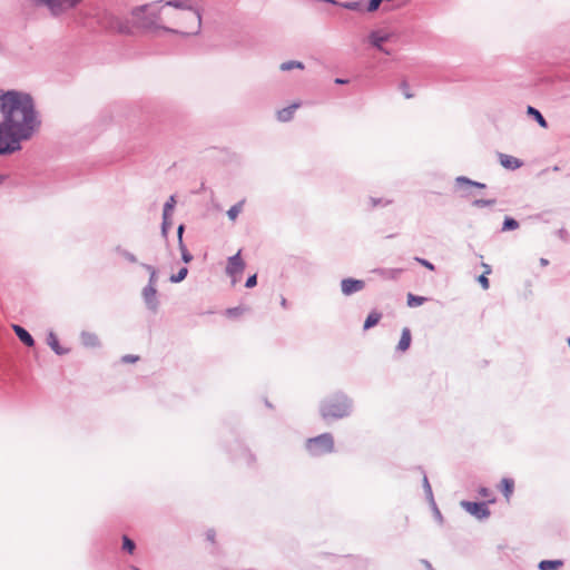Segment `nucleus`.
<instances>
[{"label": "nucleus", "mask_w": 570, "mask_h": 570, "mask_svg": "<svg viewBox=\"0 0 570 570\" xmlns=\"http://www.w3.org/2000/svg\"><path fill=\"white\" fill-rule=\"evenodd\" d=\"M0 111L4 142L16 153L21 149V141L31 138L41 124L33 98L28 92L8 90L0 95Z\"/></svg>", "instance_id": "obj_1"}, {"label": "nucleus", "mask_w": 570, "mask_h": 570, "mask_svg": "<svg viewBox=\"0 0 570 570\" xmlns=\"http://www.w3.org/2000/svg\"><path fill=\"white\" fill-rule=\"evenodd\" d=\"M354 410V401L343 391L324 397L318 405V412L324 421H337L352 415Z\"/></svg>", "instance_id": "obj_2"}, {"label": "nucleus", "mask_w": 570, "mask_h": 570, "mask_svg": "<svg viewBox=\"0 0 570 570\" xmlns=\"http://www.w3.org/2000/svg\"><path fill=\"white\" fill-rule=\"evenodd\" d=\"M158 2L146 3L139 7H136L131 10V16L136 19L138 28L146 31H155L163 30L168 33L181 35V36H190V33L179 31L174 28H169L159 23L160 20V11L161 9L154 10L153 8Z\"/></svg>", "instance_id": "obj_3"}, {"label": "nucleus", "mask_w": 570, "mask_h": 570, "mask_svg": "<svg viewBox=\"0 0 570 570\" xmlns=\"http://www.w3.org/2000/svg\"><path fill=\"white\" fill-rule=\"evenodd\" d=\"M305 449L312 456L330 454L334 452V438L328 432L309 438L305 442Z\"/></svg>", "instance_id": "obj_4"}, {"label": "nucleus", "mask_w": 570, "mask_h": 570, "mask_svg": "<svg viewBox=\"0 0 570 570\" xmlns=\"http://www.w3.org/2000/svg\"><path fill=\"white\" fill-rule=\"evenodd\" d=\"M83 0H36L37 6L48 9L51 16L59 17L75 9Z\"/></svg>", "instance_id": "obj_5"}, {"label": "nucleus", "mask_w": 570, "mask_h": 570, "mask_svg": "<svg viewBox=\"0 0 570 570\" xmlns=\"http://www.w3.org/2000/svg\"><path fill=\"white\" fill-rule=\"evenodd\" d=\"M157 2L164 3L165 6L173 7L175 9H179V10H188L190 12L189 18L196 22L195 31L189 32V33L198 35L200 32L202 14L198 9L190 6L187 1H185V0H158Z\"/></svg>", "instance_id": "obj_6"}, {"label": "nucleus", "mask_w": 570, "mask_h": 570, "mask_svg": "<svg viewBox=\"0 0 570 570\" xmlns=\"http://www.w3.org/2000/svg\"><path fill=\"white\" fill-rule=\"evenodd\" d=\"M461 507L478 520H484L491 513L485 502L462 501Z\"/></svg>", "instance_id": "obj_7"}, {"label": "nucleus", "mask_w": 570, "mask_h": 570, "mask_svg": "<svg viewBox=\"0 0 570 570\" xmlns=\"http://www.w3.org/2000/svg\"><path fill=\"white\" fill-rule=\"evenodd\" d=\"M141 297L149 312H158L159 301L157 297V287L145 286L141 291Z\"/></svg>", "instance_id": "obj_8"}, {"label": "nucleus", "mask_w": 570, "mask_h": 570, "mask_svg": "<svg viewBox=\"0 0 570 570\" xmlns=\"http://www.w3.org/2000/svg\"><path fill=\"white\" fill-rule=\"evenodd\" d=\"M364 287L365 282L363 279L347 277L341 281V291L345 296H351L357 292H361L364 289Z\"/></svg>", "instance_id": "obj_9"}, {"label": "nucleus", "mask_w": 570, "mask_h": 570, "mask_svg": "<svg viewBox=\"0 0 570 570\" xmlns=\"http://www.w3.org/2000/svg\"><path fill=\"white\" fill-rule=\"evenodd\" d=\"M245 269V263L240 257V250L230 256L227 261L226 274L234 277L242 274Z\"/></svg>", "instance_id": "obj_10"}, {"label": "nucleus", "mask_w": 570, "mask_h": 570, "mask_svg": "<svg viewBox=\"0 0 570 570\" xmlns=\"http://www.w3.org/2000/svg\"><path fill=\"white\" fill-rule=\"evenodd\" d=\"M235 453L233 454V458L235 460L243 461L246 465H252L256 461L255 455L250 452V450L240 442H236L235 444Z\"/></svg>", "instance_id": "obj_11"}, {"label": "nucleus", "mask_w": 570, "mask_h": 570, "mask_svg": "<svg viewBox=\"0 0 570 570\" xmlns=\"http://www.w3.org/2000/svg\"><path fill=\"white\" fill-rule=\"evenodd\" d=\"M391 38L390 33H381L377 30H373L368 35L370 43L376 48L377 50L384 52L385 55H391V52L383 47V43L389 41Z\"/></svg>", "instance_id": "obj_12"}, {"label": "nucleus", "mask_w": 570, "mask_h": 570, "mask_svg": "<svg viewBox=\"0 0 570 570\" xmlns=\"http://www.w3.org/2000/svg\"><path fill=\"white\" fill-rule=\"evenodd\" d=\"M499 160L500 165L509 170L519 169L523 165L519 158L501 153L499 154Z\"/></svg>", "instance_id": "obj_13"}, {"label": "nucleus", "mask_w": 570, "mask_h": 570, "mask_svg": "<svg viewBox=\"0 0 570 570\" xmlns=\"http://www.w3.org/2000/svg\"><path fill=\"white\" fill-rule=\"evenodd\" d=\"M12 330L17 337L28 347H32L35 345V340L32 335L21 325L13 324Z\"/></svg>", "instance_id": "obj_14"}, {"label": "nucleus", "mask_w": 570, "mask_h": 570, "mask_svg": "<svg viewBox=\"0 0 570 570\" xmlns=\"http://www.w3.org/2000/svg\"><path fill=\"white\" fill-rule=\"evenodd\" d=\"M47 344L57 355H66L69 353V348H65L59 344L58 337L52 331L47 335Z\"/></svg>", "instance_id": "obj_15"}, {"label": "nucleus", "mask_w": 570, "mask_h": 570, "mask_svg": "<svg viewBox=\"0 0 570 570\" xmlns=\"http://www.w3.org/2000/svg\"><path fill=\"white\" fill-rule=\"evenodd\" d=\"M373 273L380 276L383 279H397L400 275L403 273L402 268H375Z\"/></svg>", "instance_id": "obj_16"}, {"label": "nucleus", "mask_w": 570, "mask_h": 570, "mask_svg": "<svg viewBox=\"0 0 570 570\" xmlns=\"http://www.w3.org/2000/svg\"><path fill=\"white\" fill-rule=\"evenodd\" d=\"M80 341L86 347L95 348L100 346L99 337L92 332L82 331L80 333Z\"/></svg>", "instance_id": "obj_17"}, {"label": "nucleus", "mask_w": 570, "mask_h": 570, "mask_svg": "<svg viewBox=\"0 0 570 570\" xmlns=\"http://www.w3.org/2000/svg\"><path fill=\"white\" fill-rule=\"evenodd\" d=\"M393 203V199L385 197L368 196L366 199V209L373 210L377 207H386Z\"/></svg>", "instance_id": "obj_18"}, {"label": "nucleus", "mask_w": 570, "mask_h": 570, "mask_svg": "<svg viewBox=\"0 0 570 570\" xmlns=\"http://www.w3.org/2000/svg\"><path fill=\"white\" fill-rule=\"evenodd\" d=\"M299 107V104L294 102L277 111V120L281 122H287L293 119L295 110Z\"/></svg>", "instance_id": "obj_19"}, {"label": "nucleus", "mask_w": 570, "mask_h": 570, "mask_svg": "<svg viewBox=\"0 0 570 570\" xmlns=\"http://www.w3.org/2000/svg\"><path fill=\"white\" fill-rule=\"evenodd\" d=\"M411 340H412V336H411L410 328L409 327H404L402 330L401 338L399 341L396 350L400 351V352H405L406 350H409V347L411 345Z\"/></svg>", "instance_id": "obj_20"}, {"label": "nucleus", "mask_w": 570, "mask_h": 570, "mask_svg": "<svg viewBox=\"0 0 570 570\" xmlns=\"http://www.w3.org/2000/svg\"><path fill=\"white\" fill-rule=\"evenodd\" d=\"M514 489V481L511 478H503L501 480L500 484V491L502 492L503 497L507 499V501L510 500Z\"/></svg>", "instance_id": "obj_21"}, {"label": "nucleus", "mask_w": 570, "mask_h": 570, "mask_svg": "<svg viewBox=\"0 0 570 570\" xmlns=\"http://www.w3.org/2000/svg\"><path fill=\"white\" fill-rule=\"evenodd\" d=\"M455 186L458 188L466 187H475V188H485V184L472 180L465 176H459L455 178Z\"/></svg>", "instance_id": "obj_22"}, {"label": "nucleus", "mask_w": 570, "mask_h": 570, "mask_svg": "<svg viewBox=\"0 0 570 570\" xmlns=\"http://www.w3.org/2000/svg\"><path fill=\"white\" fill-rule=\"evenodd\" d=\"M527 114H528V116L532 117L541 128H548V121L546 120L543 115L540 112V110H538L537 108H534L532 106H528Z\"/></svg>", "instance_id": "obj_23"}, {"label": "nucleus", "mask_w": 570, "mask_h": 570, "mask_svg": "<svg viewBox=\"0 0 570 570\" xmlns=\"http://www.w3.org/2000/svg\"><path fill=\"white\" fill-rule=\"evenodd\" d=\"M382 314L377 311H372L364 321L363 330L367 331L379 324Z\"/></svg>", "instance_id": "obj_24"}, {"label": "nucleus", "mask_w": 570, "mask_h": 570, "mask_svg": "<svg viewBox=\"0 0 570 570\" xmlns=\"http://www.w3.org/2000/svg\"><path fill=\"white\" fill-rule=\"evenodd\" d=\"M563 566V561L556 559V560H542L539 562L538 568L539 570H558Z\"/></svg>", "instance_id": "obj_25"}, {"label": "nucleus", "mask_w": 570, "mask_h": 570, "mask_svg": "<svg viewBox=\"0 0 570 570\" xmlns=\"http://www.w3.org/2000/svg\"><path fill=\"white\" fill-rule=\"evenodd\" d=\"M422 473H423L422 487H423V491H424L425 498H426L429 503H433V501H435V500H434V497H433L432 487L430 484V481H429L425 472L422 471Z\"/></svg>", "instance_id": "obj_26"}, {"label": "nucleus", "mask_w": 570, "mask_h": 570, "mask_svg": "<svg viewBox=\"0 0 570 570\" xmlns=\"http://www.w3.org/2000/svg\"><path fill=\"white\" fill-rule=\"evenodd\" d=\"M428 301L424 296H417L412 293H409L406 296V304L409 307H417L423 305Z\"/></svg>", "instance_id": "obj_27"}, {"label": "nucleus", "mask_w": 570, "mask_h": 570, "mask_svg": "<svg viewBox=\"0 0 570 570\" xmlns=\"http://www.w3.org/2000/svg\"><path fill=\"white\" fill-rule=\"evenodd\" d=\"M115 252L118 255H120L121 257H124L127 262L131 263V264H137L138 263V259H137L136 255L132 254L131 252L122 248L121 246L115 247Z\"/></svg>", "instance_id": "obj_28"}, {"label": "nucleus", "mask_w": 570, "mask_h": 570, "mask_svg": "<svg viewBox=\"0 0 570 570\" xmlns=\"http://www.w3.org/2000/svg\"><path fill=\"white\" fill-rule=\"evenodd\" d=\"M281 70L282 71H288V70H292V69H304V65L303 62L301 61H297V60H288V61H285L283 62L281 66H279Z\"/></svg>", "instance_id": "obj_29"}, {"label": "nucleus", "mask_w": 570, "mask_h": 570, "mask_svg": "<svg viewBox=\"0 0 570 570\" xmlns=\"http://www.w3.org/2000/svg\"><path fill=\"white\" fill-rule=\"evenodd\" d=\"M519 227V222L514 219L513 217L507 216L502 224V230H514Z\"/></svg>", "instance_id": "obj_30"}, {"label": "nucleus", "mask_w": 570, "mask_h": 570, "mask_svg": "<svg viewBox=\"0 0 570 570\" xmlns=\"http://www.w3.org/2000/svg\"><path fill=\"white\" fill-rule=\"evenodd\" d=\"M122 550L128 552L129 554H132L136 550V543L134 540H131L128 535H122Z\"/></svg>", "instance_id": "obj_31"}, {"label": "nucleus", "mask_w": 570, "mask_h": 570, "mask_svg": "<svg viewBox=\"0 0 570 570\" xmlns=\"http://www.w3.org/2000/svg\"><path fill=\"white\" fill-rule=\"evenodd\" d=\"M176 205V198L174 195H171L167 200L166 203L164 204V208H163V216H167V217H170L171 215V212L174 209Z\"/></svg>", "instance_id": "obj_32"}, {"label": "nucleus", "mask_w": 570, "mask_h": 570, "mask_svg": "<svg viewBox=\"0 0 570 570\" xmlns=\"http://www.w3.org/2000/svg\"><path fill=\"white\" fill-rule=\"evenodd\" d=\"M187 274H188V268L181 267L176 274L170 275L169 282L180 283L187 277Z\"/></svg>", "instance_id": "obj_33"}, {"label": "nucleus", "mask_w": 570, "mask_h": 570, "mask_svg": "<svg viewBox=\"0 0 570 570\" xmlns=\"http://www.w3.org/2000/svg\"><path fill=\"white\" fill-rule=\"evenodd\" d=\"M340 7L351 10V11H361L362 10V3L360 1H345V2H338Z\"/></svg>", "instance_id": "obj_34"}, {"label": "nucleus", "mask_w": 570, "mask_h": 570, "mask_svg": "<svg viewBox=\"0 0 570 570\" xmlns=\"http://www.w3.org/2000/svg\"><path fill=\"white\" fill-rule=\"evenodd\" d=\"M178 248L181 254V261L186 264L190 263L193 261V255L188 252L186 245L184 244V240L180 239V245H178Z\"/></svg>", "instance_id": "obj_35"}, {"label": "nucleus", "mask_w": 570, "mask_h": 570, "mask_svg": "<svg viewBox=\"0 0 570 570\" xmlns=\"http://www.w3.org/2000/svg\"><path fill=\"white\" fill-rule=\"evenodd\" d=\"M242 207H243V202H239L235 205H233L228 210H227V216L230 220H235L237 218V216L239 215L240 210H242Z\"/></svg>", "instance_id": "obj_36"}, {"label": "nucleus", "mask_w": 570, "mask_h": 570, "mask_svg": "<svg viewBox=\"0 0 570 570\" xmlns=\"http://www.w3.org/2000/svg\"><path fill=\"white\" fill-rule=\"evenodd\" d=\"M495 203H497L495 199H474L472 202V206L482 208V207L493 206Z\"/></svg>", "instance_id": "obj_37"}, {"label": "nucleus", "mask_w": 570, "mask_h": 570, "mask_svg": "<svg viewBox=\"0 0 570 570\" xmlns=\"http://www.w3.org/2000/svg\"><path fill=\"white\" fill-rule=\"evenodd\" d=\"M399 88L406 99H411L414 97V94L411 91L406 80H402Z\"/></svg>", "instance_id": "obj_38"}, {"label": "nucleus", "mask_w": 570, "mask_h": 570, "mask_svg": "<svg viewBox=\"0 0 570 570\" xmlns=\"http://www.w3.org/2000/svg\"><path fill=\"white\" fill-rule=\"evenodd\" d=\"M171 227V220L170 217L163 216L161 222V235L164 238H167L169 228Z\"/></svg>", "instance_id": "obj_39"}, {"label": "nucleus", "mask_w": 570, "mask_h": 570, "mask_svg": "<svg viewBox=\"0 0 570 570\" xmlns=\"http://www.w3.org/2000/svg\"><path fill=\"white\" fill-rule=\"evenodd\" d=\"M432 511H433V514H434V518L435 520L441 524L443 523V517H442V513L441 511L439 510L438 505H436V502L433 501V503H429Z\"/></svg>", "instance_id": "obj_40"}, {"label": "nucleus", "mask_w": 570, "mask_h": 570, "mask_svg": "<svg viewBox=\"0 0 570 570\" xmlns=\"http://www.w3.org/2000/svg\"><path fill=\"white\" fill-rule=\"evenodd\" d=\"M419 264H421L422 266H424L425 268L430 269V271H434L435 269V266L429 262L428 259L425 258H421V257H415L414 258Z\"/></svg>", "instance_id": "obj_41"}, {"label": "nucleus", "mask_w": 570, "mask_h": 570, "mask_svg": "<svg viewBox=\"0 0 570 570\" xmlns=\"http://www.w3.org/2000/svg\"><path fill=\"white\" fill-rule=\"evenodd\" d=\"M478 282L483 289H488L490 287V282H489L488 275H485V274H481L478 277Z\"/></svg>", "instance_id": "obj_42"}, {"label": "nucleus", "mask_w": 570, "mask_h": 570, "mask_svg": "<svg viewBox=\"0 0 570 570\" xmlns=\"http://www.w3.org/2000/svg\"><path fill=\"white\" fill-rule=\"evenodd\" d=\"M243 312V308L237 306V307H230V308H227L226 309V315L229 316V317H236L238 315H240Z\"/></svg>", "instance_id": "obj_43"}, {"label": "nucleus", "mask_w": 570, "mask_h": 570, "mask_svg": "<svg viewBox=\"0 0 570 570\" xmlns=\"http://www.w3.org/2000/svg\"><path fill=\"white\" fill-rule=\"evenodd\" d=\"M158 271L150 273L148 284L146 286L157 287Z\"/></svg>", "instance_id": "obj_44"}, {"label": "nucleus", "mask_w": 570, "mask_h": 570, "mask_svg": "<svg viewBox=\"0 0 570 570\" xmlns=\"http://www.w3.org/2000/svg\"><path fill=\"white\" fill-rule=\"evenodd\" d=\"M257 284V275L256 274H253V275H249L246 279V283H245V286L247 288H253L255 287Z\"/></svg>", "instance_id": "obj_45"}, {"label": "nucleus", "mask_w": 570, "mask_h": 570, "mask_svg": "<svg viewBox=\"0 0 570 570\" xmlns=\"http://www.w3.org/2000/svg\"><path fill=\"white\" fill-rule=\"evenodd\" d=\"M139 360L138 355L126 354L121 357L122 363H136Z\"/></svg>", "instance_id": "obj_46"}, {"label": "nucleus", "mask_w": 570, "mask_h": 570, "mask_svg": "<svg viewBox=\"0 0 570 570\" xmlns=\"http://www.w3.org/2000/svg\"><path fill=\"white\" fill-rule=\"evenodd\" d=\"M13 154L12 148H10L6 142L4 145H0V155H10Z\"/></svg>", "instance_id": "obj_47"}, {"label": "nucleus", "mask_w": 570, "mask_h": 570, "mask_svg": "<svg viewBox=\"0 0 570 570\" xmlns=\"http://www.w3.org/2000/svg\"><path fill=\"white\" fill-rule=\"evenodd\" d=\"M140 266L147 271V273L150 275V273H154L157 271V268L150 264L140 263Z\"/></svg>", "instance_id": "obj_48"}, {"label": "nucleus", "mask_w": 570, "mask_h": 570, "mask_svg": "<svg viewBox=\"0 0 570 570\" xmlns=\"http://www.w3.org/2000/svg\"><path fill=\"white\" fill-rule=\"evenodd\" d=\"M216 532L213 529L206 531V539L210 542H215Z\"/></svg>", "instance_id": "obj_49"}, {"label": "nucleus", "mask_w": 570, "mask_h": 570, "mask_svg": "<svg viewBox=\"0 0 570 570\" xmlns=\"http://www.w3.org/2000/svg\"><path fill=\"white\" fill-rule=\"evenodd\" d=\"M184 230H185V226L183 224H180L177 228L178 245H180V239H183Z\"/></svg>", "instance_id": "obj_50"}, {"label": "nucleus", "mask_w": 570, "mask_h": 570, "mask_svg": "<svg viewBox=\"0 0 570 570\" xmlns=\"http://www.w3.org/2000/svg\"><path fill=\"white\" fill-rule=\"evenodd\" d=\"M482 267L484 269L483 274L489 275L492 272V268L489 264L482 263Z\"/></svg>", "instance_id": "obj_51"}, {"label": "nucleus", "mask_w": 570, "mask_h": 570, "mask_svg": "<svg viewBox=\"0 0 570 570\" xmlns=\"http://www.w3.org/2000/svg\"><path fill=\"white\" fill-rule=\"evenodd\" d=\"M479 493L482 497H488L490 493V490L488 488L482 487V488H480Z\"/></svg>", "instance_id": "obj_52"}, {"label": "nucleus", "mask_w": 570, "mask_h": 570, "mask_svg": "<svg viewBox=\"0 0 570 570\" xmlns=\"http://www.w3.org/2000/svg\"><path fill=\"white\" fill-rule=\"evenodd\" d=\"M558 235H559L560 238L564 239L566 236H567V230L564 228H560L558 230Z\"/></svg>", "instance_id": "obj_53"}, {"label": "nucleus", "mask_w": 570, "mask_h": 570, "mask_svg": "<svg viewBox=\"0 0 570 570\" xmlns=\"http://www.w3.org/2000/svg\"><path fill=\"white\" fill-rule=\"evenodd\" d=\"M421 562L424 564V567L426 568V570H431V569H433V567H432V564H431V562H430V561H428V560L423 559V560H421Z\"/></svg>", "instance_id": "obj_54"}, {"label": "nucleus", "mask_w": 570, "mask_h": 570, "mask_svg": "<svg viewBox=\"0 0 570 570\" xmlns=\"http://www.w3.org/2000/svg\"><path fill=\"white\" fill-rule=\"evenodd\" d=\"M347 82H348V80H347V79H343V78H336V79H335V83H336V85H345V83H347Z\"/></svg>", "instance_id": "obj_55"}, {"label": "nucleus", "mask_w": 570, "mask_h": 570, "mask_svg": "<svg viewBox=\"0 0 570 570\" xmlns=\"http://www.w3.org/2000/svg\"><path fill=\"white\" fill-rule=\"evenodd\" d=\"M287 305H288L287 299H286L285 297H282V299H281V306H282L283 308H287Z\"/></svg>", "instance_id": "obj_56"}, {"label": "nucleus", "mask_w": 570, "mask_h": 570, "mask_svg": "<svg viewBox=\"0 0 570 570\" xmlns=\"http://www.w3.org/2000/svg\"><path fill=\"white\" fill-rule=\"evenodd\" d=\"M540 265L541 266H547V265H549V261L547 258L542 257V258H540Z\"/></svg>", "instance_id": "obj_57"}, {"label": "nucleus", "mask_w": 570, "mask_h": 570, "mask_svg": "<svg viewBox=\"0 0 570 570\" xmlns=\"http://www.w3.org/2000/svg\"><path fill=\"white\" fill-rule=\"evenodd\" d=\"M7 179L6 175L0 174V185Z\"/></svg>", "instance_id": "obj_58"}, {"label": "nucleus", "mask_w": 570, "mask_h": 570, "mask_svg": "<svg viewBox=\"0 0 570 570\" xmlns=\"http://www.w3.org/2000/svg\"><path fill=\"white\" fill-rule=\"evenodd\" d=\"M131 570H140V569L136 566H131Z\"/></svg>", "instance_id": "obj_59"}, {"label": "nucleus", "mask_w": 570, "mask_h": 570, "mask_svg": "<svg viewBox=\"0 0 570 570\" xmlns=\"http://www.w3.org/2000/svg\"><path fill=\"white\" fill-rule=\"evenodd\" d=\"M560 168L558 166L553 167V171H558Z\"/></svg>", "instance_id": "obj_60"}, {"label": "nucleus", "mask_w": 570, "mask_h": 570, "mask_svg": "<svg viewBox=\"0 0 570 570\" xmlns=\"http://www.w3.org/2000/svg\"><path fill=\"white\" fill-rule=\"evenodd\" d=\"M362 562L365 563V564L368 563L367 559L362 560Z\"/></svg>", "instance_id": "obj_61"}]
</instances>
